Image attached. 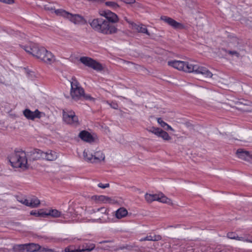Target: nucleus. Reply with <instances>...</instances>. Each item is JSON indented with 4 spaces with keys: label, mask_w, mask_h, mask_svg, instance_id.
<instances>
[{
    "label": "nucleus",
    "mask_w": 252,
    "mask_h": 252,
    "mask_svg": "<svg viewBox=\"0 0 252 252\" xmlns=\"http://www.w3.org/2000/svg\"><path fill=\"white\" fill-rule=\"evenodd\" d=\"M20 46L27 53L48 64L52 65L56 68L62 65V63L50 51L43 47H40L37 43L29 42Z\"/></svg>",
    "instance_id": "nucleus-1"
},
{
    "label": "nucleus",
    "mask_w": 252,
    "mask_h": 252,
    "mask_svg": "<svg viewBox=\"0 0 252 252\" xmlns=\"http://www.w3.org/2000/svg\"><path fill=\"white\" fill-rule=\"evenodd\" d=\"M95 31L105 34H111L117 32V28L108 21L102 19H94L89 22Z\"/></svg>",
    "instance_id": "nucleus-2"
},
{
    "label": "nucleus",
    "mask_w": 252,
    "mask_h": 252,
    "mask_svg": "<svg viewBox=\"0 0 252 252\" xmlns=\"http://www.w3.org/2000/svg\"><path fill=\"white\" fill-rule=\"evenodd\" d=\"M84 159L90 163H98L105 159V155L99 148H87L83 152Z\"/></svg>",
    "instance_id": "nucleus-3"
},
{
    "label": "nucleus",
    "mask_w": 252,
    "mask_h": 252,
    "mask_svg": "<svg viewBox=\"0 0 252 252\" xmlns=\"http://www.w3.org/2000/svg\"><path fill=\"white\" fill-rule=\"evenodd\" d=\"M70 95L75 100L84 99L94 101V98L89 94H85L83 89L80 86L79 82L75 79H71Z\"/></svg>",
    "instance_id": "nucleus-4"
},
{
    "label": "nucleus",
    "mask_w": 252,
    "mask_h": 252,
    "mask_svg": "<svg viewBox=\"0 0 252 252\" xmlns=\"http://www.w3.org/2000/svg\"><path fill=\"white\" fill-rule=\"evenodd\" d=\"M9 160L13 167L27 168L28 160L26 154L23 150H15L9 157Z\"/></svg>",
    "instance_id": "nucleus-5"
},
{
    "label": "nucleus",
    "mask_w": 252,
    "mask_h": 252,
    "mask_svg": "<svg viewBox=\"0 0 252 252\" xmlns=\"http://www.w3.org/2000/svg\"><path fill=\"white\" fill-rule=\"evenodd\" d=\"M145 198L148 203L157 201L161 203H166L168 205H172L173 204L172 200L161 192L157 194L146 193Z\"/></svg>",
    "instance_id": "nucleus-6"
},
{
    "label": "nucleus",
    "mask_w": 252,
    "mask_h": 252,
    "mask_svg": "<svg viewBox=\"0 0 252 252\" xmlns=\"http://www.w3.org/2000/svg\"><path fill=\"white\" fill-rule=\"evenodd\" d=\"M95 214L96 219L92 220V222H98L100 223H105L109 220V210L105 207H101L93 210Z\"/></svg>",
    "instance_id": "nucleus-7"
},
{
    "label": "nucleus",
    "mask_w": 252,
    "mask_h": 252,
    "mask_svg": "<svg viewBox=\"0 0 252 252\" xmlns=\"http://www.w3.org/2000/svg\"><path fill=\"white\" fill-rule=\"evenodd\" d=\"M79 61L85 66L91 67L97 71H101L103 69V67L100 63L89 57H81Z\"/></svg>",
    "instance_id": "nucleus-8"
},
{
    "label": "nucleus",
    "mask_w": 252,
    "mask_h": 252,
    "mask_svg": "<svg viewBox=\"0 0 252 252\" xmlns=\"http://www.w3.org/2000/svg\"><path fill=\"white\" fill-rule=\"evenodd\" d=\"M64 122L67 124L77 126L79 125V121L78 117L72 111H64Z\"/></svg>",
    "instance_id": "nucleus-9"
},
{
    "label": "nucleus",
    "mask_w": 252,
    "mask_h": 252,
    "mask_svg": "<svg viewBox=\"0 0 252 252\" xmlns=\"http://www.w3.org/2000/svg\"><path fill=\"white\" fill-rule=\"evenodd\" d=\"M64 18L68 19L75 25H84L86 23V21L82 16L78 14H72L64 10Z\"/></svg>",
    "instance_id": "nucleus-10"
},
{
    "label": "nucleus",
    "mask_w": 252,
    "mask_h": 252,
    "mask_svg": "<svg viewBox=\"0 0 252 252\" xmlns=\"http://www.w3.org/2000/svg\"><path fill=\"white\" fill-rule=\"evenodd\" d=\"M41 246L37 244L29 243L15 246L14 250L18 249L21 251L26 250L30 252H41Z\"/></svg>",
    "instance_id": "nucleus-11"
},
{
    "label": "nucleus",
    "mask_w": 252,
    "mask_h": 252,
    "mask_svg": "<svg viewBox=\"0 0 252 252\" xmlns=\"http://www.w3.org/2000/svg\"><path fill=\"white\" fill-rule=\"evenodd\" d=\"M147 130L149 132L154 134L158 137L161 138L164 140L169 141L171 139V137L169 135L168 133L160 128L152 126Z\"/></svg>",
    "instance_id": "nucleus-12"
},
{
    "label": "nucleus",
    "mask_w": 252,
    "mask_h": 252,
    "mask_svg": "<svg viewBox=\"0 0 252 252\" xmlns=\"http://www.w3.org/2000/svg\"><path fill=\"white\" fill-rule=\"evenodd\" d=\"M236 155L239 158L252 163V154L249 151L240 148L237 150Z\"/></svg>",
    "instance_id": "nucleus-13"
},
{
    "label": "nucleus",
    "mask_w": 252,
    "mask_h": 252,
    "mask_svg": "<svg viewBox=\"0 0 252 252\" xmlns=\"http://www.w3.org/2000/svg\"><path fill=\"white\" fill-rule=\"evenodd\" d=\"M99 14L100 16L106 18L109 22L111 23H115L119 21L117 15L109 10H100L99 11Z\"/></svg>",
    "instance_id": "nucleus-14"
},
{
    "label": "nucleus",
    "mask_w": 252,
    "mask_h": 252,
    "mask_svg": "<svg viewBox=\"0 0 252 252\" xmlns=\"http://www.w3.org/2000/svg\"><path fill=\"white\" fill-rule=\"evenodd\" d=\"M160 19L175 29H183L185 28V26L182 23L177 22L170 17L162 16L160 17Z\"/></svg>",
    "instance_id": "nucleus-15"
},
{
    "label": "nucleus",
    "mask_w": 252,
    "mask_h": 252,
    "mask_svg": "<svg viewBox=\"0 0 252 252\" xmlns=\"http://www.w3.org/2000/svg\"><path fill=\"white\" fill-rule=\"evenodd\" d=\"M24 116L29 120H34L35 119H40L41 117V112L38 109L32 111L29 109H26L23 112Z\"/></svg>",
    "instance_id": "nucleus-16"
},
{
    "label": "nucleus",
    "mask_w": 252,
    "mask_h": 252,
    "mask_svg": "<svg viewBox=\"0 0 252 252\" xmlns=\"http://www.w3.org/2000/svg\"><path fill=\"white\" fill-rule=\"evenodd\" d=\"M79 136L82 140L89 143L94 141L96 138L95 135L91 134L86 130L80 132Z\"/></svg>",
    "instance_id": "nucleus-17"
},
{
    "label": "nucleus",
    "mask_w": 252,
    "mask_h": 252,
    "mask_svg": "<svg viewBox=\"0 0 252 252\" xmlns=\"http://www.w3.org/2000/svg\"><path fill=\"white\" fill-rule=\"evenodd\" d=\"M195 73L200 74L206 78H210L213 76V73L206 67L197 65Z\"/></svg>",
    "instance_id": "nucleus-18"
},
{
    "label": "nucleus",
    "mask_w": 252,
    "mask_h": 252,
    "mask_svg": "<svg viewBox=\"0 0 252 252\" xmlns=\"http://www.w3.org/2000/svg\"><path fill=\"white\" fill-rule=\"evenodd\" d=\"M127 22L129 23L130 27L132 30L138 32L146 33V34L150 35V33L149 32L147 29L144 25L142 24L137 25L130 21H127Z\"/></svg>",
    "instance_id": "nucleus-19"
},
{
    "label": "nucleus",
    "mask_w": 252,
    "mask_h": 252,
    "mask_svg": "<svg viewBox=\"0 0 252 252\" xmlns=\"http://www.w3.org/2000/svg\"><path fill=\"white\" fill-rule=\"evenodd\" d=\"M95 248V245L94 244H91L90 245L86 244V246H84L82 249H74L72 250L70 248H67L65 249V252H90L93 250Z\"/></svg>",
    "instance_id": "nucleus-20"
},
{
    "label": "nucleus",
    "mask_w": 252,
    "mask_h": 252,
    "mask_svg": "<svg viewBox=\"0 0 252 252\" xmlns=\"http://www.w3.org/2000/svg\"><path fill=\"white\" fill-rule=\"evenodd\" d=\"M198 64L194 63H193L184 62V64L183 66V71L191 73L195 72Z\"/></svg>",
    "instance_id": "nucleus-21"
},
{
    "label": "nucleus",
    "mask_w": 252,
    "mask_h": 252,
    "mask_svg": "<svg viewBox=\"0 0 252 252\" xmlns=\"http://www.w3.org/2000/svg\"><path fill=\"white\" fill-rule=\"evenodd\" d=\"M92 198L104 203H109L114 204L116 203L114 199L104 195L94 196L92 197Z\"/></svg>",
    "instance_id": "nucleus-22"
},
{
    "label": "nucleus",
    "mask_w": 252,
    "mask_h": 252,
    "mask_svg": "<svg viewBox=\"0 0 252 252\" xmlns=\"http://www.w3.org/2000/svg\"><path fill=\"white\" fill-rule=\"evenodd\" d=\"M44 152L39 149H34L32 153L31 157L33 160L44 159Z\"/></svg>",
    "instance_id": "nucleus-23"
},
{
    "label": "nucleus",
    "mask_w": 252,
    "mask_h": 252,
    "mask_svg": "<svg viewBox=\"0 0 252 252\" xmlns=\"http://www.w3.org/2000/svg\"><path fill=\"white\" fill-rule=\"evenodd\" d=\"M45 156L44 159L47 160L53 161L55 160L58 157V153L52 150H48L46 152H44Z\"/></svg>",
    "instance_id": "nucleus-24"
},
{
    "label": "nucleus",
    "mask_w": 252,
    "mask_h": 252,
    "mask_svg": "<svg viewBox=\"0 0 252 252\" xmlns=\"http://www.w3.org/2000/svg\"><path fill=\"white\" fill-rule=\"evenodd\" d=\"M168 65L179 70H183L184 62L181 61L173 60L168 62Z\"/></svg>",
    "instance_id": "nucleus-25"
},
{
    "label": "nucleus",
    "mask_w": 252,
    "mask_h": 252,
    "mask_svg": "<svg viewBox=\"0 0 252 252\" xmlns=\"http://www.w3.org/2000/svg\"><path fill=\"white\" fill-rule=\"evenodd\" d=\"M128 214L127 210L124 207H121L115 212V216L118 219L125 218Z\"/></svg>",
    "instance_id": "nucleus-26"
},
{
    "label": "nucleus",
    "mask_w": 252,
    "mask_h": 252,
    "mask_svg": "<svg viewBox=\"0 0 252 252\" xmlns=\"http://www.w3.org/2000/svg\"><path fill=\"white\" fill-rule=\"evenodd\" d=\"M60 212L56 209L50 210L48 211L41 212L39 215L44 216H51L53 217H58L60 216Z\"/></svg>",
    "instance_id": "nucleus-27"
},
{
    "label": "nucleus",
    "mask_w": 252,
    "mask_h": 252,
    "mask_svg": "<svg viewBox=\"0 0 252 252\" xmlns=\"http://www.w3.org/2000/svg\"><path fill=\"white\" fill-rule=\"evenodd\" d=\"M29 199L28 206L34 208L37 207L40 204V200L35 196H32Z\"/></svg>",
    "instance_id": "nucleus-28"
},
{
    "label": "nucleus",
    "mask_w": 252,
    "mask_h": 252,
    "mask_svg": "<svg viewBox=\"0 0 252 252\" xmlns=\"http://www.w3.org/2000/svg\"><path fill=\"white\" fill-rule=\"evenodd\" d=\"M161 239V237L160 235H148L144 238L140 239L139 241L141 242L144 241H158Z\"/></svg>",
    "instance_id": "nucleus-29"
},
{
    "label": "nucleus",
    "mask_w": 252,
    "mask_h": 252,
    "mask_svg": "<svg viewBox=\"0 0 252 252\" xmlns=\"http://www.w3.org/2000/svg\"><path fill=\"white\" fill-rule=\"evenodd\" d=\"M105 4L112 9H116L119 7V5L116 2L112 1H106L105 2Z\"/></svg>",
    "instance_id": "nucleus-30"
},
{
    "label": "nucleus",
    "mask_w": 252,
    "mask_h": 252,
    "mask_svg": "<svg viewBox=\"0 0 252 252\" xmlns=\"http://www.w3.org/2000/svg\"><path fill=\"white\" fill-rule=\"evenodd\" d=\"M236 240L238 241L252 243V237H251L250 238H249L247 236L239 237L237 236Z\"/></svg>",
    "instance_id": "nucleus-31"
},
{
    "label": "nucleus",
    "mask_w": 252,
    "mask_h": 252,
    "mask_svg": "<svg viewBox=\"0 0 252 252\" xmlns=\"http://www.w3.org/2000/svg\"><path fill=\"white\" fill-rule=\"evenodd\" d=\"M17 199L19 202L28 206V204L29 203L28 199L23 197L22 196H17Z\"/></svg>",
    "instance_id": "nucleus-32"
},
{
    "label": "nucleus",
    "mask_w": 252,
    "mask_h": 252,
    "mask_svg": "<svg viewBox=\"0 0 252 252\" xmlns=\"http://www.w3.org/2000/svg\"><path fill=\"white\" fill-rule=\"evenodd\" d=\"M239 44L238 39L236 37H233L231 41L228 43V46L230 47L237 46Z\"/></svg>",
    "instance_id": "nucleus-33"
},
{
    "label": "nucleus",
    "mask_w": 252,
    "mask_h": 252,
    "mask_svg": "<svg viewBox=\"0 0 252 252\" xmlns=\"http://www.w3.org/2000/svg\"><path fill=\"white\" fill-rule=\"evenodd\" d=\"M222 50H223L225 52H227L229 55H230L232 56H236L238 57L239 56V55H240L239 52L237 51H232V50L226 51L224 49H222Z\"/></svg>",
    "instance_id": "nucleus-34"
},
{
    "label": "nucleus",
    "mask_w": 252,
    "mask_h": 252,
    "mask_svg": "<svg viewBox=\"0 0 252 252\" xmlns=\"http://www.w3.org/2000/svg\"><path fill=\"white\" fill-rule=\"evenodd\" d=\"M157 122L160 125V126L163 128H165L166 127V126L167 125V123L164 122L160 118H158L157 119Z\"/></svg>",
    "instance_id": "nucleus-35"
},
{
    "label": "nucleus",
    "mask_w": 252,
    "mask_h": 252,
    "mask_svg": "<svg viewBox=\"0 0 252 252\" xmlns=\"http://www.w3.org/2000/svg\"><path fill=\"white\" fill-rule=\"evenodd\" d=\"M227 237L230 239H235V240H236L237 236V235H236L235 233H234L233 232L228 233L227 234Z\"/></svg>",
    "instance_id": "nucleus-36"
},
{
    "label": "nucleus",
    "mask_w": 252,
    "mask_h": 252,
    "mask_svg": "<svg viewBox=\"0 0 252 252\" xmlns=\"http://www.w3.org/2000/svg\"><path fill=\"white\" fill-rule=\"evenodd\" d=\"M108 104L113 109H117L118 108V105L117 103L112 102L111 103H109L107 102Z\"/></svg>",
    "instance_id": "nucleus-37"
},
{
    "label": "nucleus",
    "mask_w": 252,
    "mask_h": 252,
    "mask_svg": "<svg viewBox=\"0 0 252 252\" xmlns=\"http://www.w3.org/2000/svg\"><path fill=\"white\" fill-rule=\"evenodd\" d=\"M109 184H102V183H99L98 184V187L102 189H105L109 187Z\"/></svg>",
    "instance_id": "nucleus-38"
},
{
    "label": "nucleus",
    "mask_w": 252,
    "mask_h": 252,
    "mask_svg": "<svg viewBox=\"0 0 252 252\" xmlns=\"http://www.w3.org/2000/svg\"><path fill=\"white\" fill-rule=\"evenodd\" d=\"M14 0H0V2H2L6 4H10L14 3Z\"/></svg>",
    "instance_id": "nucleus-39"
},
{
    "label": "nucleus",
    "mask_w": 252,
    "mask_h": 252,
    "mask_svg": "<svg viewBox=\"0 0 252 252\" xmlns=\"http://www.w3.org/2000/svg\"><path fill=\"white\" fill-rule=\"evenodd\" d=\"M164 128L166 130H170L172 131H174V129L171 126L168 125L167 124V125L166 126V127Z\"/></svg>",
    "instance_id": "nucleus-40"
},
{
    "label": "nucleus",
    "mask_w": 252,
    "mask_h": 252,
    "mask_svg": "<svg viewBox=\"0 0 252 252\" xmlns=\"http://www.w3.org/2000/svg\"><path fill=\"white\" fill-rule=\"evenodd\" d=\"M55 12L57 15H62V13H63V10L62 9H57L55 10Z\"/></svg>",
    "instance_id": "nucleus-41"
},
{
    "label": "nucleus",
    "mask_w": 252,
    "mask_h": 252,
    "mask_svg": "<svg viewBox=\"0 0 252 252\" xmlns=\"http://www.w3.org/2000/svg\"><path fill=\"white\" fill-rule=\"evenodd\" d=\"M135 1V0H125L124 2L126 3L131 4L134 3Z\"/></svg>",
    "instance_id": "nucleus-42"
},
{
    "label": "nucleus",
    "mask_w": 252,
    "mask_h": 252,
    "mask_svg": "<svg viewBox=\"0 0 252 252\" xmlns=\"http://www.w3.org/2000/svg\"><path fill=\"white\" fill-rule=\"evenodd\" d=\"M50 5L51 4H49L48 5H46L45 6V9H47V10H53V7L51 5Z\"/></svg>",
    "instance_id": "nucleus-43"
},
{
    "label": "nucleus",
    "mask_w": 252,
    "mask_h": 252,
    "mask_svg": "<svg viewBox=\"0 0 252 252\" xmlns=\"http://www.w3.org/2000/svg\"><path fill=\"white\" fill-rule=\"evenodd\" d=\"M42 212H38V213H36V212H33V211H32L31 213V214L32 215H36V216H40L39 214L41 213Z\"/></svg>",
    "instance_id": "nucleus-44"
},
{
    "label": "nucleus",
    "mask_w": 252,
    "mask_h": 252,
    "mask_svg": "<svg viewBox=\"0 0 252 252\" xmlns=\"http://www.w3.org/2000/svg\"><path fill=\"white\" fill-rule=\"evenodd\" d=\"M3 80L1 78V77H0V84H3Z\"/></svg>",
    "instance_id": "nucleus-45"
},
{
    "label": "nucleus",
    "mask_w": 252,
    "mask_h": 252,
    "mask_svg": "<svg viewBox=\"0 0 252 252\" xmlns=\"http://www.w3.org/2000/svg\"><path fill=\"white\" fill-rule=\"evenodd\" d=\"M109 241H102V242H99L100 244H102V243H106V242H108Z\"/></svg>",
    "instance_id": "nucleus-46"
},
{
    "label": "nucleus",
    "mask_w": 252,
    "mask_h": 252,
    "mask_svg": "<svg viewBox=\"0 0 252 252\" xmlns=\"http://www.w3.org/2000/svg\"><path fill=\"white\" fill-rule=\"evenodd\" d=\"M236 104L238 105H241L242 104V103L241 102H237Z\"/></svg>",
    "instance_id": "nucleus-47"
}]
</instances>
